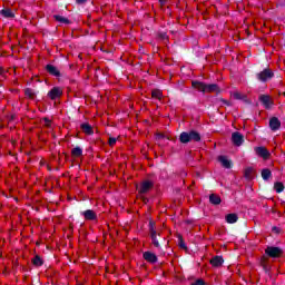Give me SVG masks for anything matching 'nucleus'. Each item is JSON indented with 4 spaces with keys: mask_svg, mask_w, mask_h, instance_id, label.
Returning <instances> with one entry per match:
<instances>
[{
    "mask_svg": "<svg viewBox=\"0 0 285 285\" xmlns=\"http://www.w3.org/2000/svg\"><path fill=\"white\" fill-rule=\"evenodd\" d=\"M258 101H261V104H263L265 110H271V108H273V106H275V101L268 95H261L258 97Z\"/></svg>",
    "mask_w": 285,
    "mask_h": 285,
    "instance_id": "39448f33",
    "label": "nucleus"
},
{
    "mask_svg": "<svg viewBox=\"0 0 285 285\" xmlns=\"http://www.w3.org/2000/svg\"><path fill=\"white\" fill-rule=\"evenodd\" d=\"M144 261L148 262L149 264H157V255L153 252H145L142 254Z\"/></svg>",
    "mask_w": 285,
    "mask_h": 285,
    "instance_id": "9b49d317",
    "label": "nucleus"
},
{
    "mask_svg": "<svg viewBox=\"0 0 285 285\" xmlns=\"http://www.w3.org/2000/svg\"><path fill=\"white\" fill-rule=\"evenodd\" d=\"M271 175H272L271 169L265 168L262 170V177L265 181H268V179H271Z\"/></svg>",
    "mask_w": 285,
    "mask_h": 285,
    "instance_id": "a878e982",
    "label": "nucleus"
},
{
    "mask_svg": "<svg viewBox=\"0 0 285 285\" xmlns=\"http://www.w3.org/2000/svg\"><path fill=\"white\" fill-rule=\"evenodd\" d=\"M24 95L26 97H28L29 99H35L37 97V95L35 94V90L28 88L24 90Z\"/></svg>",
    "mask_w": 285,
    "mask_h": 285,
    "instance_id": "cd10ccee",
    "label": "nucleus"
},
{
    "mask_svg": "<svg viewBox=\"0 0 285 285\" xmlns=\"http://www.w3.org/2000/svg\"><path fill=\"white\" fill-rule=\"evenodd\" d=\"M50 125H51L50 119L45 118V126H46L47 128H50Z\"/></svg>",
    "mask_w": 285,
    "mask_h": 285,
    "instance_id": "473e14b6",
    "label": "nucleus"
},
{
    "mask_svg": "<svg viewBox=\"0 0 285 285\" xmlns=\"http://www.w3.org/2000/svg\"><path fill=\"white\" fill-rule=\"evenodd\" d=\"M108 144L109 146H115V144H117V138L110 137Z\"/></svg>",
    "mask_w": 285,
    "mask_h": 285,
    "instance_id": "7c9ffc66",
    "label": "nucleus"
},
{
    "mask_svg": "<svg viewBox=\"0 0 285 285\" xmlns=\"http://www.w3.org/2000/svg\"><path fill=\"white\" fill-rule=\"evenodd\" d=\"M274 190H276V193H284V184L283 183H275Z\"/></svg>",
    "mask_w": 285,
    "mask_h": 285,
    "instance_id": "c85d7f7f",
    "label": "nucleus"
},
{
    "mask_svg": "<svg viewBox=\"0 0 285 285\" xmlns=\"http://www.w3.org/2000/svg\"><path fill=\"white\" fill-rule=\"evenodd\" d=\"M53 19H56L59 23H65L66 26H69L70 21L68 18L62 17V16H53Z\"/></svg>",
    "mask_w": 285,
    "mask_h": 285,
    "instance_id": "393cba45",
    "label": "nucleus"
},
{
    "mask_svg": "<svg viewBox=\"0 0 285 285\" xmlns=\"http://www.w3.org/2000/svg\"><path fill=\"white\" fill-rule=\"evenodd\" d=\"M179 247L180 248H186V243H184V239H181V238L179 240Z\"/></svg>",
    "mask_w": 285,
    "mask_h": 285,
    "instance_id": "72a5a7b5",
    "label": "nucleus"
},
{
    "mask_svg": "<svg viewBox=\"0 0 285 285\" xmlns=\"http://www.w3.org/2000/svg\"><path fill=\"white\" fill-rule=\"evenodd\" d=\"M265 254L272 259H279V257H284V249L281 247L267 246Z\"/></svg>",
    "mask_w": 285,
    "mask_h": 285,
    "instance_id": "7ed1b4c3",
    "label": "nucleus"
},
{
    "mask_svg": "<svg viewBox=\"0 0 285 285\" xmlns=\"http://www.w3.org/2000/svg\"><path fill=\"white\" fill-rule=\"evenodd\" d=\"M153 99H158V101H161L164 99V92L160 89H154L151 91Z\"/></svg>",
    "mask_w": 285,
    "mask_h": 285,
    "instance_id": "412c9836",
    "label": "nucleus"
},
{
    "mask_svg": "<svg viewBox=\"0 0 285 285\" xmlns=\"http://www.w3.org/2000/svg\"><path fill=\"white\" fill-rule=\"evenodd\" d=\"M144 204H148V198L142 196Z\"/></svg>",
    "mask_w": 285,
    "mask_h": 285,
    "instance_id": "e433bc0d",
    "label": "nucleus"
},
{
    "mask_svg": "<svg viewBox=\"0 0 285 285\" xmlns=\"http://www.w3.org/2000/svg\"><path fill=\"white\" fill-rule=\"evenodd\" d=\"M179 141L180 144H190V141H202V135L195 130L183 131L179 135Z\"/></svg>",
    "mask_w": 285,
    "mask_h": 285,
    "instance_id": "f03ea898",
    "label": "nucleus"
},
{
    "mask_svg": "<svg viewBox=\"0 0 285 285\" xmlns=\"http://www.w3.org/2000/svg\"><path fill=\"white\" fill-rule=\"evenodd\" d=\"M258 81H263V83H266V81H271V79H273V77H275V72H273V70L271 69H264L263 71L258 72L256 75Z\"/></svg>",
    "mask_w": 285,
    "mask_h": 285,
    "instance_id": "20e7f679",
    "label": "nucleus"
},
{
    "mask_svg": "<svg viewBox=\"0 0 285 285\" xmlns=\"http://www.w3.org/2000/svg\"><path fill=\"white\" fill-rule=\"evenodd\" d=\"M210 264H212V266H215L216 268H219V266H222V264H224V257H222V256H214L210 259Z\"/></svg>",
    "mask_w": 285,
    "mask_h": 285,
    "instance_id": "dca6fc26",
    "label": "nucleus"
},
{
    "mask_svg": "<svg viewBox=\"0 0 285 285\" xmlns=\"http://www.w3.org/2000/svg\"><path fill=\"white\" fill-rule=\"evenodd\" d=\"M255 177L253 168L248 167L245 169V178L246 179H253Z\"/></svg>",
    "mask_w": 285,
    "mask_h": 285,
    "instance_id": "bb28decb",
    "label": "nucleus"
},
{
    "mask_svg": "<svg viewBox=\"0 0 285 285\" xmlns=\"http://www.w3.org/2000/svg\"><path fill=\"white\" fill-rule=\"evenodd\" d=\"M193 88L198 90V92H216L219 94V86L217 83L206 85L202 81H193L191 82Z\"/></svg>",
    "mask_w": 285,
    "mask_h": 285,
    "instance_id": "f257e3e1",
    "label": "nucleus"
},
{
    "mask_svg": "<svg viewBox=\"0 0 285 285\" xmlns=\"http://www.w3.org/2000/svg\"><path fill=\"white\" fill-rule=\"evenodd\" d=\"M0 14L1 17H4V19H14V12H12V9H2Z\"/></svg>",
    "mask_w": 285,
    "mask_h": 285,
    "instance_id": "a211bd4d",
    "label": "nucleus"
},
{
    "mask_svg": "<svg viewBox=\"0 0 285 285\" xmlns=\"http://www.w3.org/2000/svg\"><path fill=\"white\" fill-rule=\"evenodd\" d=\"M31 262L33 266H43V259L39 255H36Z\"/></svg>",
    "mask_w": 285,
    "mask_h": 285,
    "instance_id": "b1692460",
    "label": "nucleus"
},
{
    "mask_svg": "<svg viewBox=\"0 0 285 285\" xmlns=\"http://www.w3.org/2000/svg\"><path fill=\"white\" fill-rule=\"evenodd\" d=\"M149 233L151 237V243L155 246V248H160L159 240L157 239V230L155 229V223L150 222L149 223Z\"/></svg>",
    "mask_w": 285,
    "mask_h": 285,
    "instance_id": "0eeeda50",
    "label": "nucleus"
},
{
    "mask_svg": "<svg viewBox=\"0 0 285 285\" xmlns=\"http://www.w3.org/2000/svg\"><path fill=\"white\" fill-rule=\"evenodd\" d=\"M218 161L222 164L223 168H230L232 164L226 156H218Z\"/></svg>",
    "mask_w": 285,
    "mask_h": 285,
    "instance_id": "6ab92c4d",
    "label": "nucleus"
},
{
    "mask_svg": "<svg viewBox=\"0 0 285 285\" xmlns=\"http://www.w3.org/2000/svg\"><path fill=\"white\" fill-rule=\"evenodd\" d=\"M220 102L224 104L225 106H230V101L226 99H220Z\"/></svg>",
    "mask_w": 285,
    "mask_h": 285,
    "instance_id": "c9c22d12",
    "label": "nucleus"
},
{
    "mask_svg": "<svg viewBox=\"0 0 285 285\" xmlns=\"http://www.w3.org/2000/svg\"><path fill=\"white\" fill-rule=\"evenodd\" d=\"M80 129L82 130V132H85V135H95V130H92V126H90V124L88 122L81 124Z\"/></svg>",
    "mask_w": 285,
    "mask_h": 285,
    "instance_id": "2eb2a0df",
    "label": "nucleus"
},
{
    "mask_svg": "<svg viewBox=\"0 0 285 285\" xmlns=\"http://www.w3.org/2000/svg\"><path fill=\"white\" fill-rule=\"evenodd\" d=\"M255 153L258 157H263V159H268L271 157V153L266 147H256Z\"/></svg>",
    "mask_w": 285,
    "mask_h": 285,
    "instance_id": "ddd939ff",
    "label": "nucleus"
},
{
    "mask_svg": "<svg viewBox=\"0 0 285 285\" xmlns=\"http://www.w3.org/2000/svg\"><path fill=\"white\" fill-rule=\"evenodd\" d=\"M269 128L271 130H279V128H282V121H279V118L277 117H272L269 119Z\"/></svg>",
    "mask_w": 285,
    "mask_h": 285,
    "instance_id": "f8f14e48",
    "label": "nucleus"
},
{
    "mask_svg": "<svg viewBox=\"0 0 285 285\" xmlns=\"http://www.w3.org/2000/svg\"><path fill=\"white\" fill-rule=\"evenodd\" d=\"M83 155V149L81 147H76L71 150V157H81Z\"/></svg>",
    "mask_w": 285,
    "mask_h": 285,
    "instance_id": "5701e85b",
    "label": "nucleus"
},
{
    "mask_svg": "<svg viewBox=\"0 0 285 285\" xmlns=\"http://www.w3.org/2000/svg\"><path fill=\"white\" fill-rule=\"evenodd\" d=\"M87 1L88 0H76V3H78V6H83Z\"/></svg>",
    "mask_w": 285,
    "mask_h": 285,
    "instance_id": "f704fd0d",
    "label": "nucleus"
},
{
    "mask_svg": "<svg viewBox=\"0 0 285 285\" xmlns=\"http://www.w3.org/2000/svg\"><path fill=\"white\" fill-rule=\"evenodd\" d=\"M63 95V90H61L60 87H53L47 95L51 101H55V99H59Z\"/></svg>",
    "mask_w": 285,
    "mask_h": 285,
    "instance_id": "6e6552de",
    "label": "nucleus"
},
{
    "mask_svg": "<svg viewBox=\"0 0 285 285\" xmlns=\"http://www.w3.org/2000/svg\"><path fill=\"white\" fill-rule=\"evenodd\" d=\"M81 215L85 217L86 222H97V213L92 209H87L82 212Z\"/></svg>",
    "mask_w": 285,
    "mask_h": 285,
    "instance_id": "9d476101",
    "label": "nucleus"
},
{
    "mask_svg": "<svg viewBox=\"0 0 285 285\" xmlns=\"http://www.w3.org/2000/svg\"><path fill=\"white\" fill-rule=\"evenodd\" d=\"M232 141L234 144V146H242V144H244V135H242V132L239 131H235L232 134Z\"/></svg>",
    "mask_w": 285,
    "mask_h": 285,
    "instance_id": "1a4fd4ad",
    "label": "nucleus"
},
{
    "mask_svg": "<svg viewBox=\"0 0 285 285\" xmlns=\"http://www.w3.org/2000/svg\"><path fill=\"white\" fill-rule=\"evenodd\" d=\"M154 187H155V183H153L151 180H144L140 184L138 193H139V195H146V194L150 193V190H153Z\"/></svg>",
    "mask_w": 285,
    "mask_h": 285,
    "instance_id": "423d86ee",
    "label": "nucleus"
},
{
    "mask_svg": "<svg viewBox=\"0 0 285 285\" xmlns=\"http://www.w3.org/2000/svg\"><path fill=\"white\" fill-rule=\"evenodd\" d=\"M206 283H204V279H197L195 283H193L191 285H205Z\"/></svg>",
    "mask_w": 285,
    "mask_h": 285,
    "instance_id": "2f4dec72",
    "label": "nucleus"
},
{
    "mask_svg": "<svg viewBox=\"0 0 285 285\" xmlns=\"http://www.w3.org/2000/svg\"><path fill=\"white\" fill-rule=\"evenodd\" d=\"M233 98H234V99H237V100H242V99H246V95H242V94H239L238 91H235V92L233 94Z\"/></svg>",
    "mask_w": 285,
    "mask_h": 285,
    "instance_id": "c756f323",
    "label": "nucleus"
},
{
    "mask_svg": "<svg viewBox=\"0 0 285 285\" xmlns=\"http://www.w3.org/2000/svg\"><path fill=\"white\" fill-rule=\"evenodd\" d=\"M225 219L227 224H236L237 219H239V216H237V214H228L225 216Z\"/></svg>",
    "mask_w": 285,
    "mask_h": 285,
    "instance_id": "4be33fe9",
    "label": "nucleus"
},
{
    "mask_svg": "<svg viewBox=\"0 0 285 285\" xmlns=\"http://www.w3.org/2000/svg\"><path fill=\"white\" fill-rule=\"evenodd\" d=\"M46 71L51 75L52 77H61V71L53 65H47L46 66Z\"/></svg>",
    "mask_w": 285,
    "mask_h": 285,
    "instance_id": "4468645a",
    "label": "nucleus"
},
{
    "mask_svg": "<svg viewBox=\"0 0 285 285\" xmlns=\"http://www.w3.org/2000/svg\"><path fill=\"white\" fill-rule=\"evenodd\" d=\"M209 202H210V204H213L214 206H219V204H222V197H219V195L212 194V195L209 196Z\"/></svg>",
    "mask_w": 285,
    "mask_h": 285,
    "instance_id": "aec40b11",
    "label": "nucleus"
},
{
    "mask_svg": "<svg viewBox=\"0 0 285 285\" xmlns=\"http://www.w3.org/2000/svg\"><path fill=\"white\" fill-rule=\"evenodd\" d=\"M0 75H3V68L0 67Z\"/></svg>",
    "mask_w": 285,
    "mask_h": 285,
    "instance_id": "4c0bfd02",
    "label": "nucleus"
},
{
    "mask_svg": "<svg viewBox=\"0 0 285 285\" xmlns=\"http://www.w3.org/2000/svg\"><path fill=\"white\" fill-rule=\"evenodd\" d=\"M269 259L266 256L261 257V266L263 267L265 273H268L271 271V264L268 263Z\"/></svg>",
    "mask_w": 285,
    "mask_h": 285,
    "instance_id": "f3484780",
    "label": "nucleus"
}]
</instances>
